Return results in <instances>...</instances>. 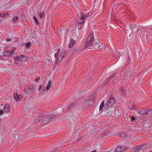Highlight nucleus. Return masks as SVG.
<instances>
[{
    "label": "nucleus",
    "instance_id": "nucleus-1",
    "mask_svg": "<svg viewBox=\"0 0 152 152\" xmlns=\"http://www.w3.org/2000/svg\"><path fill=\"white\" fill-rule=\"evenodd\" d=\"M86 44L88 45V47H90L91 46L94 47V45L93 36L92 34H91L86 40Z\"/></svg>",
    "mask_w": 152,
    "mask_h": 152
},
{
    "label": "nucleus",
    "instance_id": "nucleus-2",
    "mask_svg": "<svg viewBox=\"0 0 152 152\" xmlns=\"http://www.w3.org/2000/svg\"><path fill=\"white\" fill-rule=\"evenodd\" d=\"M115 103L116 100L113 97H111L109 99L106 103V105H107L108 107H110L115 104Z\"/></svg>",
    "mask_w": 152,
    "mask_h": 152
},
{
    "label": "nucleus",
    "instance_id": "nucleus-3",
    "mask_svg": "<svg viewBox=\"0 0 152 152\" xmlns=\"http://www.w3.org/2000/svg\"><path fill=\"white\" fill-rule=\"evenodd\" d=\"M13 96L16 101H19L22 98V96L19 94H18L17 93H14Z\"/></svg>",
    "mask_w": 152,
    "mask_h": 152
},
{
    "label": "nucleus",
    "instance_id": "nucleus-4",
    "mask_svg": "<svg viewBox=\"0 0 152 152\" xmlns=\"http://www.w3.org/2000/svg\"><path fill=\"white\" fill-rule=\"evenodd\" d=\"M17 59L20 60L22 62V61H26L27 60V56H26L21 55L20 56H17Z\"/></svg>",
    "mask_w": 152,
    "mask_h": 152
},
{
    "label": "nucleus",
    "instance_id": "nucleus-5",
    "mask_svg": "<svg viewBox=\"0 0 152 152\" xmlns=\"http://www.w3.org/2000/svg\"><path fill=\"white\" fill-rule=\"evenodd\" d=\"M51 86V80H49L48 82V84L46 87L43 88L44 91H46L47 90L48 91Z\"/></svg>",
    "mask_w": 152,
    "mask_h": 152
},
{
    "label": "nucleus",
    "instance_id": "nucleus-6",
    "mask_svg": "<svg viewBox=\"0 0 152 152\" xmlns=\"http://www.w3.org/2000/svg\"><path fill=\"white\" fill-rule=\"evenodd\" d=\"M13 53V51H6L4 53V55L5 56H7L8 57H11L12 56V54Z\"/></svg>",
    "mask_w": 152,
    "mask_h": 152
},
{
    "label": "nucleus",
    "instance_id": "nucleus-7",
    "mask_svg": "<svg viewBox=\"0 0 152 152\" xmlns=\"http://www.w3.org/2000/svg\"><path fill=\"white\" fill-rule=\"evenodd\" d=\"M10 105L9 104L7 103L4 105V110L6 112H8L10 110Z\"/></svg>",
    "mask_w": 152,
    "mask_h": 152
},
{
    "label": "nucleus",
    "instance_id": "nucleus-8",
    "mask_svg": "<svg viewBox=\"0 0 152 152\" xmlns=\"http://www.w3.org/2000/svg\"><path fill=\"white\" fill-rule=\"evenodd\" d=\"M75 43V41L73 39H71L69 44V47L71 48H72Z\"/></svg>",
    "mask_w": 152,
    "mask_h": 152
},
{
    "label": "nucleus",
    "instance_id": "nucleus-9",
    "mask_svg": "<svg viewBox=\"0 0 152 152\" xmlns=\"http://www.w3.org/2000/svg\"><path fill=\"white\" fill-rule=\"evenodd\" d=\"M128 106L129 109L133 110L134 108L135 105L134 103L131 102L128 104Z\"/></svg>",
    "mask_w": 152,
    "mask_h": 152
},
{
    "label": "nucleus",
    "instance_id": "nucleus-10",
    "mask_svg": "<svg viewBox=\"0 0 152 152\" xmlns=\"http://www.w3.org/2000/svg\"><path fill=\"white\" fill-rule=\"evenodd\" d=\"M15 61V63L18 65H21L22 62L20 60L17 59V57H15L14 58Z\"/></svg>",
    "mask_w": 152,
    "mask_h": 152
},
{
    "label": "nucleus",
    "instance_id": "nucleus-11",
    "mask_svg": "<svg viewBox=\"0 0 152 152\" xmlns=\"http://www.w3.org/2000/svg\"><path fill=\"white\" fill-rule=\"evenodd\" d=\"M10 16L9 15L8 13H5L4 14H1L0 17H2V18H10L9 17Z\"/></svg>",
    "mask_w": 152,
    "mask_h": 152
},
{
    "label": "nucleus",
    "instance_id": "nucleus-12",
    "mask_svg": "<svg viewBox=\"0 0 152 152\" xmlns=\"http://www.w3.org/2000/svg\"><path fill=\"white\" fill-rule=\"evenodd\" d=\"M84 14L81 12H79L77 15V18L78 19H83Z\"/></svg>",
    "mask_w": 152,
    "mask_h": 152
},
{
    "label": "nucleus",
    "instance_id": "nucleus-13",
    "mask_svg": "<svg viewBox=\"0 0 152 152\" xmlns=\"http://www.w3.org/2000/svg\"><path fill=\"white\" fill-rule=\"evenodd\" d=\"M25 90L26 91H31L33 90V88L31 86H27L26 87Z\"/></svg>",
    "mask_w": 152,
    "mask_h": 152
},
{
    "label": "nucleus",
    "instance_id": "nucleus-14",
    "mask_svg": "<svg viewBox=\"0 0 152 152\" xmlns=\"http://www.w3.org/2000/svg\"><path fill=\"white\" fill-rule=\"evenodd\" d=\"M104 101H102L100 106L99 108V110L100 111H101L103 107L104 106Z\"/></svg>",
    "mask_w": 152,
    "mask_h": 152
},
{
    "label": "nucleus",
    "instance_id": "nucleus-15",
    "mask_svg": "<svg viewBox=\"0 0 152 152\" xmlns=\"http://www.w3.org/2000/svg\"><path fill=\"white\" fill-rule=\"evenodd\" d=\"M31 45V42H27L26 44V47L27 48H28L30 47Z\"/></svg>",
    "mask_w": 152,
    "mask_h": 152
},
{
    "label": "nucleus",
    "instance_id": "nucleus-16",
    "mask_svg": "<svg viewBox=\"0 0 152 152\" xmlns=\"http://www.w3.org/2000/svg\"><path fill=\"white\" fill-rule=\"evenodd\" d=\"M146 113L145 110H141L139 112V113L141 115H143Z\"/></svg>",
    "mask_w": 152,
    "mask_h": 152
},
{
    "label": "nucleus",
    "instance_id": "nucleus-17",
    "mask_svg": "<svg viewBox=\"0 0 152 152\" xmlns=\"http://www.w3.org/2000/svg\"><path fill=\"white\" fill-rule=\"evenodd\" d=\"M122 147H119L117 148L116 150L117 152H121L122 151V150H121V149H122Z\"/></svg>",
    "mask_w": 152,
    "mask_h": 152
},
{
    "label": "nucleus",
    "instance_id": "nucleus-18",
    "mask_svg": "<svg viewBox=\"0 0 152 152\" xmlns=\"http://www.w3.org/2000/svg\"><path fill=\"white\" fill-rule=\"evenodd\" d=\"M77 22L79 24H82L84 22V20H77Z\"/></svg>",
    "mask_w": 152,
    "mask_h": 152
},
{
    "label": "nucleus",
    "instance_id": "nucleus-19",
    "mask_svg": "<svg viewBox=\"0 0 152 152\" xmlns=\"http://www.w3.org/2000/svg\"><path fill=\"white\" fill-rule=\"evenodd\" d=\"M65 53H62L61 55L60 56V57H59V58H60L61 60H62L63 59L65 56Z\"/></svg>",
    "mask_w": 152,
    "mask_h": 152
},
{
    "label": "nucleus",
    "instance_id": "nucleus-20",
    "mask_svg": "<svg viewBox=\"0 0 152 152\" xmlns=\"http://www.w3.org/2000/svg\"><path fill=\"white\" fill-rule=\"evenodd\" d=\"M60 50H58L57 52H56L55 55V57L57 58L58 55H59V52H60Z\"/></svg>",
    "mask_w": 152,
    "mask_h": 152
},
{
    "label": "nucleus",
    "instance_id": "nucleus-21",
    "mask_svg": "<svg viewBox=\"0 0 152 152\" xmlns=\"http://www.w3.org/2000/svg\"><path fill=\"white\" fill-rule=\"evenodd\" d=\"M44 15V13L43 12H41L39 13V16L40 18H43V16Z\"/></svg>",
    "mask_w": 152,
    "mask_h": 152
},
{
    "label": "nucleus",
    "instance_id": "nucleus-22",
    "mask_svg": "<svg viewBox=\"0 0 152 152\" xmlns=\"http://www.w3.org/2000/svg\"><path fill=\"white\" fill-rule=\"evenodd\" d=\"M89 16V15L88 14H84V17H83V19H86L87 18H88Z\"/></svg>",
    "mask_w": 152,
    "mask_h": 152
},
{
    "label": "nucleus",
    "instance_id": "nucleus-23",
    "mask_svg": "<svg viewBox=\"0 0 152 152\" xmlns=\"http://www.w3.org/2000/svg\"><path fill=\"white\" fill-rule=\"evenodd\" d=\"M42 86L41 84H40L38 88V91H39L41 90L42 87Z\"/></svg>",
    "mask_w": 152,
    "mask_h": 152
},
{
    "label": "nucleus",
    "instance_id": "nucleus-24",
    "mask_svg": "<svg viewBox=\"0 0 152 152\" xmlns=\"http://www.w3.org/2000/svg\"><path fill=\"white\" fill-rule=\"evenodd\" d=\"M40 77H38L36 78L35 79V81L36 82H37L40 79Z\"/></svg>",
    "mask_w": 152,
    "mask_h": 152
},
{
    "label": "nucleus",
    "instance_id": "nucleus-25",
    "mask_svg": "<svg viewBox=\"0 0 152 152\" xmlns=\"http://www.w3.org/2000/svg\"><path fill=\"white\" fill-rule=\"evenodd\" d=\"M117 18L116 16L115 15H112L111 19H115V18Z\"/></svg>",
    "mask_w": 152,
    "mask_h": 152
},
{
    "label": "nucleus",
    "instance_id": "nucleus-26",
    "mask_svg": "<svg viewBox=\"0 0 152 152\" xmlns=\"http://www.w3.org/2000/svg\"><path fill=\"white\" fill-rule=\"evenodd\" d=\"M82 26V24H78V28L79 29H80Z\"/></svg>",
    "mask_w": 152,
    "mask_h": 152
},
{
    "label": "nucleus",
    "instance_id": "nucleus-27",
    "mask_svg": "<svg viewBox=\"0 0 152 152\" xmlns=\"http://www.w3.org/2000/svg\"><path fill=\"white\" fill-rule=\"evenodd\" d=\"M125 119L126 121H129L130 120V118L129 117H127V118H126V116H125Z\"/></svg>",
    "mask_w": 152,
    "mask_h": 152
},
{
    "label": "nucleus",
    "instance_id": "nucleus-28",
    "mask_svg": "<svg viewBox=\"0 0 152 152\" xmlns=\"http://www.w3.org/2000/svg\"><path fill=\"white\" fill-rule=\"evenodd\" d=\"M4 112L3 110H0V115H1L3 114L4 113Z\"/></svg>",
    "mask_w": 152,
    "mask_h": 152
},
{
    "label": "nucleus",
    "instance_id": "nucleus-29",
    "mask_svg": "<svg viewBox=\"0 0 152 152\" xmlns=\"http://www.w3.org/2000/svg\"><path fill=\"white\" fill-rule=\"evenodd\" d=\"M24 14H22L21 15H20V18H24Z\"/></svg>",
    "mask_w": 152,
    "mask_h": 152
},
{
    "label": "nucleus",
    "instance_id": "nucleus-30",
    "mask_svg": "<svg viewBox=\"0 0 152 152\" xmlns=\"http://www.w3.org/2000/svg\"><path fill=\"white\" fill-rule=\"evenodd\" d=\"M35 21L37 24H38L39 22L38 20H34Z\"/></svg>",
    "mask_w": 152,
    "mask_h": 152
},
{
    "label": "nucleus",
    "instance_id": "nucleus-31",
    "mask_svg": "<svg viewBox=\"0 0 152 152\" xmlns=\"http://www.w3.org/2000/svg\"><path fill=\"white\" fill-rule=\"evenodd\" d=\"M11 39H10V38H7V39H6V40L7 41V42H10L11 41Z\"/></svg>",
    "mask_w": 152,
    "mask_h": 152
},
{
    "label": "nucleus",
    "instance_id": "nucleus-32",
    "mask_svg": "<svg viewBox=\"0 0 152 152\" xmlns=\"http://www.w3.org/2000/svg\"><path fill=\"white\" fill-rule=\"evenodd\" d=\"M18 19V16H16L15 17H14L13 19Z\"/></svg>",
    "mask_w": 152,
    "mask_h": 152
},
{
    "label": "nucleus",
    "instance_id": "nucleus-33",
    "mask_svg": "<svg viewBox=\"0 0 152 152\" xmlns=\"http://www.w3.org/2000/svg\"><path fill=\"white\" fill-rule=\"evenodd\" d=\"M132 119L133 120H134L135 119V118L134 117H132Z\"/></svg>",
    "mask_w": 152,
    "mask_h": 152
},
{
    "label": "nucleus",
    "instance_id": "nucleus-34",
    "mask_svg": "<svg viewBox=\"0 0 152 152\" xmlns=\"http://www.w3.org/2000/svg\"><path fill=\"white\" fill-rule=\"evenodd\" d=\"M91 152H97V151L96 150H95L92 151H91Z\"/></svg>",
    "mask_w": 152,
    "mask_h": 152
},
{
    "label": "nucleus",
    "instance_id": "nucleus-35",
    "mask_svg": "<svg viewBox=\"0 0 152 152\" xmlns=\"http://www.w3.org/2000/svg\"><path fill=\"white\" fill-rule=\"evenodd\" d=\"M124 90L122 89H121V91L122 92H124Z\"/></svg>",
    "mask_w": 152,
    "mask_h": 152
},
{
    "label": "nucleus",
    "instance_id": "nucleus-36",
    "mask_svg": "<svg viewBox=\"0 0 152 152\" xmlns=\"http://www.w3.org/2000/svg\"><path fill=\"white\" fill-rule=\"evenodd\" d=\"M33 18H34V19H37L36 17L35 16H34L33 17Z\"/></svg>",
    "mask_w": 152,
    "mask_h": 152
},
{
    "label": "nucleus",
    "instance_id": "nucleus-37",
    "mask_svg": "<svg viewBox=\"0 0 152 152\" xmlns=\"http://www.w3.org/2000/svg\"><path fill=\"white\" fill-rule=\"evenodd\" d=\"M96 44V45H98V44H99V43H97V42H96V44Z\"/></svg>",
    "mask_w": 152,
    "mask_h": 152
}]
</instances>
